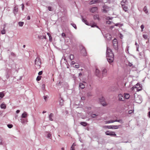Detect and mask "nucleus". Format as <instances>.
<instances>
[{
	"label": "nucleus",
	"instance_id": "052dcab7",
	"mask_svg": "<svg viewBox=\"0 0 150 150\" xmlns=\"http://www.w3.org/2000/svg\"><path fill=\"white\" fill-rule=\"evenodd\" d=\"M42 88L43 89H44L45 88V85L44 84H43L42 85Z\"/></svg>",
	"mask_w": 150,
	"mask_h": 150
},
{
	"label": "nucleus",
	"instance_id": "e2e57ef3",
	"mask_svg": "<svg viewBox=\"0 0 150 150\" xmlns=\"http://www.w3.org/2000/svg\"><path fill=\"white\" fill-rule=\"evenodd\" d=\"M139 45H137V50L138 51H139Z\"/></svg>",
	"mask_w": 150,
	"mask_h": 150
},
{
	"label": "nucleus",
	"instance_id": "0e129e2a",
	"mask_svg": "<svg viewBox=\"0 0 150 150\" xmlns=\"http://www.w3.org/2000/svg\"><path fill=\"white\" fill-rule=\"evenodd\" d=\"M27 20H30V16H28L27 17Z\"/></svg>",
	"mask_w": 150,
	"mask_h": 150
},
{
	"label": "nucleus",
	"instance_id": "f8f14e48",
	"mask_svg": "<svg viewBox=\"0 0 150 150\" xmlns=\"http://www.w3.org/2000/svg\"><path fill=\"white\" fill-rule=\"evenodd\" d=\"M20 120L21 123L23 124H25L26 123L28 122V120L27 119H23V118H21L20 119Z\"/></svg>",
	"mask_w": 150,
	"mask_h": 150
},
{
	"label": "nucleus",
	"instance_id": "423d86ee",
	"mask_svg": "<svg viewBox=\"0 0 150 150\" xmlns=\"http://www.w3.org/2000/svg\"><path fill=\"white\" fill-rule=\"evenodd\" d=\"M105 134L106 135H109L111 136H116V134L115 132H110L109 131H107L105 132Z\"/></svg>",
	"mask_w": 150,
	"mask_h": 150
},
{
	"label": "nucleus",
	"instance_id": "412c9836",
	"mask_svg": "<svg viewBox=\"0 0 150 150\" xmlns=\"http://www.w3.org/2000/svg\"><path fill=\"white\" fill-rule=\"evenodd\" d=\"M54 116V114L53 113H51L49 115V119L50 120L52 121L53 119L52 117Z\"/></svg>",
	"mask_w": 150,
	"mask_h": 150
},
{
	"label": "nucleus",
	"instance_id": "a18cd8bd",
	"mask_svg": "<svg viewBox=\"0 0 150 150\" xmlns=\"http://www.w3.org/2000/svg\"><path fill=\"white\" fill-rule=\"evenodd\" d=\"M51 134L50 133H48L47 134V137L50 139H51Z\"/></svg>",
	"mask_w": 150,
	"mask_h": 150
},
{
	"label": "nucleus",
	"instance_id": "0eeeda50",
	"mask_svg": "<svg viewBox=\"0 0 150 150\" xmlns=\"http://www.w3.org/2000/svg\"><path fill=\"white\" fill-rule=\"evenodd\" d=\"M113 45L115 50H117V40L115 38L112 41Z\"/></svg>",
	"mask_w": 150,
	"mask_h": 150
},
{
	"label": "nucleus",
	"instance_id": "4be33fe9",
	"mask_svg": "<svg viewBox=\"0 0 150 150\" xmlns=\"http://www.w3.org/2000/svg\"><path fill=\"white\" fill-rule=\"evenodd\" d=\"M124 97L125 99H128L130 97V95L128 93H125L124 94Z\"/></svg>",
	"mask_w": 150,
	"mask_h": 150
},
{
	"label": "nucleus",
	"instance_id": "e433bc0d",
	"mask_svg": "<svg viewBox=\"0 0 150 150\" xmlns=\"http://www.w3.org/2000/svg\"><path fill=\"white\" fill-rule=\"evenodd\" d=\"M4 96V95L3 92H0V97L1 98H3Z\"/></svg>",
	"mask_w": 150,
	"mask_h": 150
},
{
	"label": "nucleus",
	"instance_id": "f257e3e1",
	"mask_svg": "<svg viewBox=\"0 0 150 150\" xmlns=\"http://www.w3.org/2000/svg\"><path fill=\"white\" fill-rule=\"evenodd\" d=\"M106 57L109 62L111 63L113 62L114 57V54L111 50L108 47L107 48Z\"/></svg>",
	"mask_w": 150,
	"mask_h": 150
},
{
	"label": "nucleus",
	"instance_id": "ddd939ff",
	"mask_svg": "<svg viewBox=\"0 0 150 150\" xmlns=\"http://www.w3.org/2000/svg\"><path fill=\"white\" fill-rule=\"evenodd\" d=\"M95 74L98 77H100V72L99 70L97 69H96Z\"/></svg>",
	"mask_w": 150,
	"mask_h": 150
},
{
	"label": "nucleus",
	"instance_id": "bf43d9fd",
	"mask_svg": "<svg viewBox=\"0 0 150 150\" xmlns=\"http://www.w3.org/2000/svg\"><path fill=\"white\" fill-rule=\"evenodd\" d=\"M81 99L82 100H84L85 99V97L83 96L81 97Z\"/></svg>",
	"mask_w": 150,
	"mask_h": 150
},
{
	"label": "nucleus",
	"instance_id": "58836bf2",
	"mask_svg": "<svg viewBox=\"0 0 150 150\" xmlns=\"http://www.w3.org/2000/svg\"><path fill=\"white\" fill-rule=\"evenodd\" d=\"M62 36L64 38H65L66 37V35L65 33H62Z\"/></svg>",
	"mask_w": 150,
	"mask_h": 150
},
{
	"label": "nucleus",
	"instance_id": "09e8293b",
	"mask_svg": "<svg viewBox=\"0 0 150 150\" xmlns=\"http://www.w3.org/2000/svg\"><path fill=\"white\" fill-rule=\"evenodd\" d=\"M143 37L145 39H146L147 38V36L146 35H143Z\"/></svg>",
	"mask_w": 150,
	"mask_h": 150
},
{
	"label": "nucleus",
	"instance_id": "4d7b16f0",
	"mask_svg": "<svg viewBox=\"0 0 150 150\" xmlns=\"http://www.w3.org/2000/svg\"><path fill=\"white\" fill-rule=\"evenodd\" d=\"M49 40L50 41H52V37L51 36H49Z\"/></svg>",
	"mask_w": 150,
	"mask_h": 150
},
{
	"label": "nucleus",
	"instance_id": "f704fd0d",
	"mask_svg": "<svg viewBox=\"0 0 150 150\" xmlns=\"http://www.w3.org/2000/svg\"><path fill=\"white\" fill-rule=\"evenodd\" d=\"M74 58V55L73 54H71L69 57V59L71 60H73Z\"/></svg>",
	"mask_w": 150,
	"mask_h": 150
},
{
	"label": "nucleus",
	"instance_id": "4c0bfd02",
	"mask_svg": "<svg viewBox=\"0 0 150 150\" xmlns=\"http://www.w3.org/2000/svg\"><path fill=\"white\" fill-rule=\"evenodd\" d=\"M41 76H38L36 78V80L37 81H39L41 79Z\"/></svg>",
	"mask_w": 150,
	"mask_h": 150
},
{
	"label": "nucleus",
	"instance_id": "864d4df0",
	"mask_svg": "<svg viewBox=\"0 0 150 150\" xmlns=\"http://www.w3.org/2000/svg\"><path fill=\"white\" fill-rule=\"evenodd\" d=\"M21 5L22 6V10H23L24 8V5L23 4H22Z\"/></svg>",
	"mask_w": 150,
	"mask_h": 150
},
{
	"label": "nucleus",
	"instance_id": "f03ea898",
	"mask_svg": "<svg viewBox=\"0 0 150 150\" xmlns=\"http://www.w3.org/2000/svg\"><path fill=\"white\" fill-rule=\"evenodd\" d=\"M41 64V62L40 58L39 57H37L35 60V67L36 68H40Z\"/></svg>",
	"mask_w": 150,
	"mask_h": 150
},
{
	"label": "nucleus",
	"instance_id": "774afa93",
	"mask_svg": "<svg viewBox=\"0 0 150 150\" xmlns=\"http://www.w3.org/2000/svg\"><path fill=\"white\" fill-rule=\"evenodd\" d=\"M82 74L81 73H80L79 74V76H82Z\"/></svg>",
	"mask_w": 150,
	"mask_h": 150
},
{
	"label": "nucleus",
	"instance_id": "72a5a7b5",
	"mask_svg": "<svg viewBox=\"0 0 150 150\" xmlns=\"http://www.w3.org/2000/svg\"><path fill=\"white\" fill-rule=\"evenodd\" d=\"M93 18L94 19H99V16L97 15H96L93 16Z\"/></svg>",
	"mask_w": 150,
	"mask_h": 150
},
{
	"label": "nucleus",
	"instance_id": "6e6552de",
	"mask_svg": "<svg viewBox=\"0 0 150 150\" xmlns=\"http://www.w3.org/2000/svg\"><path fill=\"white\" fill-rule=\"evenodd\" d=\"M98 10V8L97 7H93L89 9L90 11L93 13L96 11Z\"/></svg>",
	"mask_w": 150,
	"mask_h": 150
},
{
	"label": "nucleus",
	"instance_id": "603ef678",
	"mask_svg": "<svg viewBox=\"0 0 150 150\" xmlns=\"http://www.w3.org/2000/svg\"><path fill=\"white\" fill-rule=\"evenodd\" d=\"M42 71H41L39 72V73H38V74L39 75H42Z\"/></svg>",
	"mask_w": 150,
	"mask_h": 150
},
{
	"label": "nucleus",
	"instance_id": "c85d7f7f",
	"mask_svg": "<svg viewBox=\"0 0 150 150\" xmlns=\"http://www.w3.org/2000/svg\"><path fill=\"white\" fill-rule=\"evenodd\" d=\"M4 25V28L1 31V33L2 34H5L6 33V31H5V29H4L6 25Z\"/></svg>",
	"mask_w": 150,
	"mask_h": 150
},
{
	"label": "nucleus",
	"instance_id": "338daca9",
	"mask_svg": "<svg viewBox=\"0 0 150 150\" xmlns=\"http://www.w3.org/2000/svg\"><path fill=\"white\" fill-rule=\"evenodd\" d=\"M103 3H105L107 1V0H102V1Z\"/></svg>",
	"mask_w": 150,
	"mask_h": 150
},
{
	"label": "nucleus",
	"instance_id": "a19ab883",
	"mask_svg": "<svg viewBox=\"0 0 150 150\" xmlns=\"http://www.w3.org/2000/svg\"><path fill=\"white\" fill-rule=\"evenodd\" d=\"M71 25L75 29H76V25L73 23H71Z\"/></svg>",
	"mask_w": 150,
	"mask_h": 150
},
{
	"label": "nucleus",
	"instance_id": "c756f323",
	"mask_svg": "<svg viewBox=\"0 0 150 150\" xmlns=\"http://www.w3.org/2000/svg\"><path fill=\"white\" fill-rule=\"evenodd\" d=\"M143 11L145 12V13H147L148 12V11L147 10V8L146 6L144 7L143 8Z\"/></svg>",
	"mask_w": 150,
	"mask_h": 150
},
{
	"label": "nucleus",
	"instance_id": "37998d69",
	"mask_svg": "<svg viewBox=\"0 0 150 150\" xmlns=\"http://www.w3.org/2000/svg\"><path fill=\"white\" fill-rule=\"evenodd\" d=\"M7 126L9 128H11L13 127V125L11 124H8L7 125Z\"/></svg>",
	"mask_w": 150,
	"mask_h": 150
},
{
	"label": "nucleus",
	"instance_id": "de8ad7c7",
	"mask_svg": "<svg viewBox=\"0 0 150 150\" xmlns=\"http://www.w3.org/2000/svg\"><path fill=\"white\" fill-rule=\"evenodd\" d=\"M48 98V97L47 96H43V98L45 101Z\"/></svg>",
	"mask_w": 150,
	"mask_h": 150
},
{
	"label": "nucleus",
	"instance_id": "39448f33",
	"mask_svg": "<svg viewBox=\"0 0 150 150\" xmlns=\"http://www.w3.org/2000/svg\"><path fill=\"white\" fill-rule=\"evenodd\" d=\"M81 52L82 55L83 56H86V50L84 48L81 46L80 47Z\"/></svg>",
	"mask_w": 150,
	"mask_h": 150
},
{
	"label": "nucleus",
	"instance_id": "5701e85b",
	"mask_svg": "<svg viewBox=\"0 0 150 150\" xmlns=\"http://www.w3.org/2000/svg\"><path fill=\"white\" fill-rule=\"evenodd\" d=\"M114 122H119L121 124H122L124 123L123 121V120H114Z\"/></svg>",
	"mask_w": 150,
	"mask_h": 150
},
{
	"label": "nucleus",
	"instance_id": "13d9d810",
	"mask_svg": "<svg viewBox=\"0 0 150 150\" xmlns=\"http://www.w3.org/2000/svg\"><path fill=\"white\" fill-rule=\"evenodd\" d=\"M75 62L74 61H72L71 62V64H72V65H73V64H75Z\"/></svg>",
	"mask_w": 150,
	"mask_h": 150
},
{
	"label": "nucleus",
	"instance_id": "c03bdc74",
	"mask_svg": "<svg viewBox=\"0 0 150 150\" xmlns=\"http://www.w3.org/2000/svg\"><path fill=\"white\" fill-rule=\"evenodd\" d=\"M98 115H96L95 114H92L91 116L92 118H95L96 116H97Z\"/></svg>",
	"mask_w": 150,
	"mask_h": 150
},
{
	"label": "nucleus",
	"instance_id": "9d476101",
	"mask_svg": "<svg viewBox=\"0 0 150 150\" xmlns=\"http://www.w3.org/2000/svg\"><path fill=\"white\" fill-rule=\"evenodd\" d=\"M28 116V115L27 113L26 112L24 111L22 114L21 117V118H25L27 117Z\"/></svg>",
	"mask_w": 150,
	"mask_h": 150
},
{
	"label": "nucleus",
	"instance_id": "5fc2aeb1",
	"mask_svg": "<svg viewBox=\"0 0 150 150\" xmlns=\"http://www.w3.org/2000/svg\"><path fill=\"white\" fill-rule=\"evenodd\" d=\"M102 104L103 106H105L106 105H107V104L106 103H102Z\"/></svg>",
	"mask_w": 150,
	"mask_h": 150
},
{
	"label": "nucleus",
	"instance_id": "b1692460",
	"mask_svg": "<svg viewBox=\"0 0 150 150\" xmlns=\"http://www.w3.org/2000/svg\"><path fill=\"white\" fill-rule=\"evenodd\" d=\"M82 21L84 22L86 25H90L89 24L87 21L85 20V19L83 18V17H82Z\"/></svg>",
	"mask_w": 150,
	"mask_h": 150
},
{
	"label": "nucleus",
	"instance_id": "20e7f679",
	"mask_svg": "<svg viewBox=\"0 0 150 150\" xmlns=\"http://www.w3.org/2000/svg\"><path fill=\"white\" fill-rule=\"evenodd\" d=\"M110 8L107 6L104 5L102 9V12L104 13H107L109 10Z\"/></svg>",
	"mask_w": 150,
	"mask_h": 150
},
{
	"label": "nucleus",
	"instance_id": "f3484780",
	"mask_svg": "<svg viewBox=\"0 0 150 150\" xmlns=\"http://www.w3.org/2000/svg\"><path fill=\"white\" fill-rule=\"evenodd\" d=\"M98 0H92L89 2V4L90 5H92L93 4L98 3Z\"/></svg>",
	"mask_w": 150,
	"mask_h": 150
},
{
	"label": "nucleus",
	"instance_id": "9b49d317",
	"mask_svg": "<svg viewBox=\"0 0 150 150\" xmlns=\"http://www.w3.org/2000/svg\"><path fill=\"white\" fill-rule=\"evenodd\" d=\"M107 70L106 69H104L102 72V74L103 76H107Z\"/></svg>",
	"mask_w": 150,
	"mask_h": 150
},
{
	"label": "nucleus",
	"instance_id": "393cba45",
	"mask_svg": "<svg viewBox=\"0 0 150 150\" xmlns=\"http://www.w3.org/2000/svg\"><path fill=\"white\" fill-rule=\"evenodd\" d=\"M1 107L2 109H5L6 107V105L4 103H2L1 105Z\"/></svg>",
	"mask_w": 150,
	"mask_h": 150
},
{
	"label": "nucleus",
	"instance_id": "69168bd1",
	"mask_svg": "<svg viewBox=\"0 0 150 150\" xmlns=\"http://www.w3.org/2000/svg\"><path fill=\"white\" fill-rule=\"evenodd\" d=\"M20 112V110H17L16 112L17 113H19Z\"/></svg>",
	"mask_w": 150,
	"mask_h": 150
},
{
	"label": "nucleus",
	"instance_id": "1a4fd4ad",
	"mask_svg": "<svg viewBox=\"0 0 150 150\" xmlns=\"http://www.w3.org/2000/svg\"><path fill=\"white\" fill-rule=\"evenodd\" d=\"M132 88H135L137 89V91H140L142 89V87L140 86V84L139 83H137L136 85V86L134 87H133Z\"/></svg>",
	"mask_w": 150,
	"mask_h": 150
},
{
	"label": "nucleus",
	"instance_id": "7c9ffc66",
	"mask_svg": "<svg viewBox=\"0 0 150 150\" xmlns=\"http://www.w3.org/2000/svg\"><path fill=\"white\" fill-rule=\"evenodd\" d=\"M127 2V0H122L121 2V5H125L126 2Z\"/></svg>",
	"mask_w": 150,
	"mask_h": 150
},
{
	"label": "nucleus",
	"instance_id": "7ed1b4c3",
	"mask_svg": "<svg viewBox=\"0 0 150 150\" xmlns=\"http://www.w3.org/2000/svg\"><path fill=\"white\" fill-rule=\"evenodd\" d=\"M120 125H110L104 126L103 127L104 128L111 129H116L119 128Z\"/></svg>",
	"mask_w": 150,
	"mask_h": 150
},
{
	"label": "nucleus",
	"instance_id": "49530a36",
	"mask_svg": "<svg viewBox=\"0 0 150 150\" xmlns=\"http://www.w3.org/2000/svg\"><path fill=\"white\" fill-rule=\"evenodd\" d=\"M128 65L129 67H132L133 65L132 64V63H131L129 62H128Z\"/></svg>",
	"mask_w": 150,
	"mask_h": 150
},
{
	"label": "nucleus",
	"instance_id": "4468645a",
	"mask_svg": "<svg viewBox=\"0 0 150 150\" xmlns=\"http://www.w3.org/2000/svg\"><path fill=\"white\" fill-rule=\"evenodd\" d=\"M135 100L136 103H141L142 102V100L139 97L136 98Z\"/></svg>",
	"mask_w": 150,
	"mask_h": 150
},
{
	"label": "nucleus",
	"instance_id": "6e6d98bb",
	"mask_svg": "<svg viewBox=\"0 0 150 150\" xmlns=\"http://www.w3.org/2000/svg\"><path fill=\"white\" fill-rule=\"evenodd\" d=\"M74 67L77 68H79V65H75Z\"/></svg>",
	"mask_w": 150,
	"mask_h": 150
},
{
	"label": "nucleus",
	"instance_id": "cd10ccee",
	"mask_svg": "<svg viewBox=\"0 0 150 150\" xmlns=\"http://www.w3.org/2000/svg\"><path fill=\"white\" fill-rule=\"evenodd\" d=\"M90 25L92 27H96L97 28H99L98 26L96 25V24L95 23H94L93 24L91 23Z\"/></svg>",
	"mask_w": 150,
	"mask_h": 150
},
{
	"label": "nucleus",
	"instance_id": "bb28decb",
	"mask_svg": "<svg viewBox=\"0 0 150 150\" xmlns=\"http://www.w3.org/2000/svg\"><path fill=\"white\" fill-rule=\"evenodd\" d=\"M80 124L83 126H86L87 125V123L85 122H80Z\"/></svg>",
	"mask_w": 150,
	"mask_h": 150
},
{
	"label": "nucleus",
	"instance_id": "79ce46f5",
	"mask_svg": "<svg viewBox=\"0 0 150 150\" xmlns=\"http://www.w3.org/2000/svg\"><path fill=\"white\" fill-rule=\"evenodd\" d=\"M140 27L141 29V31L142 32L143 31V29L144 28V25H141Z\"/></svg>",
	"mask_w": 150,
	"mask_h": 150
},
{
	"label": "nucleus",
	"instance_id": "aec40b11",
	"mask_svg": "<svg viewBox=\"0 0 150 150\" xmlns=\"http://www.w3.org/2000/svg\"><path fill=\"white\" fill-rule=\"evenodd\" d=\"M79 86L80 88L83 89L85 87V86L83 83H80L79 84Z\"/></svg>",
	"mask_w": 150,
	"mask_h": 150
},
{
	"label": "nucleus",
	"instance_id": "680f3d73",
	"mask_svg": "<svg viewBox=\"0 0 150 150\" xmlns=\"http://www.w3.org/2000/svg\"><path fill=\"white\" fill-rule=\"evenodd\" d=\"M148 116L149 118H150V111L148 113Z\"/></svg>",
	"mask_w": 150,
	"mask_h": 150
},
{
	"label": "nucleus",
	"instance_id": "2eb2a0df",
	"mask_svg": "<svg viewBox=\"0 0 150 150\" xmlns=\"http://www.w3.org/2000/svg\"><path fill=\"white\" fill-rule=\"evenodd\" d=\"M122 7L123 10L125 12H127L128 11V7L126 6L125 5H121Z\"/></svg>",
	"mask_w": 150,
	"mask_h": 150
},
{
	"label": "nucleus",
	"instance_id": "c9c22d12",
	"mask_svg": "<svg viewBox=\"0 0 150 150\" xmlns=\"http://www.w3.org/2000/svg\"><path fill=\"white\" fill-rule=\"evenodd\" d=\"M18 25L20 26H22L24 24V22H18Z\"/></svg>",
	"mask_w": 150,
	"mask_h": 150
},
{
	"label": "nucleus",
	"instance_id": "dca6fc26",
	"mask_svg": "<svg viewBox=\"0 0 150 150\" xmlns=\"http://www.w3.org/2000/svg\"><path fill=\"white\" fill-rule=\"evenodd\" d=\"M105 38L109 41L111 40V36L109 34H107L105 35Z\"/></svg>",
	"mask_w": 150,
	"mask_h": 150
},
{
	"label": "nucleus",
	"instance_id": "2f4dec72",
	"mask_svg": "<svg viewBox=\"0 0 150 150\" xmlns=\"http://www.w3.org/2000/svg\"><path fill=\"white\" fill-rule=\"evenodd\" d=\"M75 146L76 144L74 143L71 147V150H74V146Z\"/></svg>",
	"mask_w": 150,
	"mask_h": 150
},
{
	"label": "nucleus",
	"instance_id": "6ab92c4d",
	"mask_svg": "<svg viewBox=\"0 0 150 150\" xmlns=\"http://www.w3.org/2000/svg\"><path fill=\"white\" fill-rule=\"evenodd\" d=\"M18 10V8L16 6L14 7L13 9V12L15 14H16L17 13Z\"/></svg>",
	"mask_w": 150,
	"mask_h": 150
},
{
	"label": "nucleus",
	"instance_id": "8fccbe9b",
	"mask_svg": "<svg viewBox=\"0 0 150 150\" xmlns=\"http://www.w3.org/2000/svg\"><path fill=\"white\" fill-rule=\"evenodd\" d=\"M48 9L49 11H52V7L51 6H49L48 7Z\"/></svg>",
	"mask_w": 150,
	"mask_h": 150
},
{
	"label": "nucleus",
	"instance_id": "a211bd4d",
	"mask_svg": "<svg viewBox=\"0 0 150 150\" xmlns=\"http://www.w3.org/2000/svg\"><path fill=\"white\" fill-rule=\"evenodd\" d=\"M119 98V100L120 101H123V99L124 98L123 95L121 94H120L118 95V96Z\"/></svg>",
	"mask_w": 150,
	"mask_h": 150
},
{
	"label": "nucleus",
	"instance_id": "ea45409f",
	"mask_svg": "<svg viewBox=\"0 0 150 150\" xmlns=\"http://www.w3.org/2000/svg\"><path fill=\"white\" fill-rule=\"evenodd\" d=\"M63 100L62 99H61L60 101V103H59V104L60 105H63Z\"/></svg>",
	"mask_w": 150,
	"mask_h": 150
},
{
	"label": "nucleus",
	"instance_id": "a878e982",
	"mask_svg": "<svg viewBox=\"0 0 150 150\" xmlns=\"http://www.w3.org/2000/svg\"><path fill=\"white\" fill-rule=\"evenodd\" d=\"M105 124H108L111 123H113L114 122V120H111L109 121H105Z\"/></svg>",
	"mask_w": 150,
	"mask_h": 150
},
{
	"label": "nucleus",
	"instance_id": "3c124183",
	"mask_svg": "<svg viewBox=\"0 0 150 150\" xmlns=\"http://www.w3.org/2000/svg\"><path fill=\"white\" fill-rule=\"evenodd\" d=\"M111 22H112L111 21H106V23L107 24H110L111 23Z\"/></svg>",
	"mask_w": 150,
	"mask_h": 150
},
{
	"label": "nucleus",
	"instance_id": "473e14b6",
	"mask_svg": "<svg viewBox=\"0 0 150 150\" xmlns=\"http://www.w3.org/2000/svg\"><path fill=\"white\" fill-rule=\"evenodd\" d=\"M3 140L2 137L0 136V145H3Z\"/></svg>",
	"mask_w": 150,
	"mask_h": 150
}]
</instances>
